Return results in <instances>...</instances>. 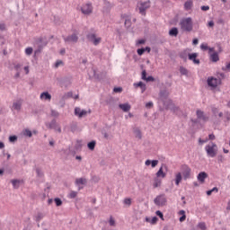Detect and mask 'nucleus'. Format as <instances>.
Listing matches in <instances>:
<instances>
[{
	"mask_svg": "<svg viewBox=\"0 0 230 230\" xmlns=\"http://www.w3.org/2000/svg\"><path fill=\"white\" fill-rule=\"evenodd\" d=\"M197 57H199V54L197 53H192L190 54V49H185L180 52V58L184 60L185 62L188 60H191L193 64H200V59H197Z\"/></svg>",
	"mask_w": 230,
	"mask_h": 230,
	"instance_id": "nucleus-1",
	"label": "nucleus"
},
{
	"mask_svg": "<svg viewBox=\"0 0 230 230\" xmlns=\"http://www.w3.org/2000/svg\"><path fill=\"white\" fill-rule=\"evenodd\" d=\"M180 28L182 31H193V19H191V17L181 19L180 22Z\"/></svg>",
	"mask_w": 230,
	"mask_h": 230,
	"instance_id": "nucleus-2",
	"label": "nucleus"
},
{
	"mask_svg": "<svg viewBox=\"0 0 230 230\" xmlns=\"http://www.w3.org/2000/svg\"><path fill=\"white\" fill-rule=\"evenodd\" d=\"M205 152L207 153L208 157H217V154H218V146L214 142H209L205 146Z\"/></svg>",
	"mask_w": 230,
	"mask_h": 230,
	"instance_id": "nucleus-3",
	"label": "nucleus"
},
{
	"mask_svg": "<svg viewBox=\"0 0 230 230\" xmlns=\"http://www.w3.org/2000/svg\"><path fill=\"white\" fill-rule=\"evenodd\" d=\"M207 84L210 87V89L213 91L222 84V80L215 76H208L207 79Z\"/></svg>",
	"mask_w": 230,
	"mask_h": 230,
	"instance_id": "nucleus-4",
	"label": "nucleus"
},
{
	"mask_svg": "<svg viewBox=\"0 0 230 230\" xmlns=\"http://www.w3.org/2000/svg\"><path fill=\"white\" fill-rule=\"evenodd\" d=\"M152 2L147 0L146 2H139L137 4L138 12L141 15H146V11L150 8Z\"/></svg>",
	"mask_w": 230,
	"mask_h": 230,
	"instance_id": "nucleus-5",
	"label": "nucleus"
},
{
	"mask_svg": "<svg viewBox=\"0 0 230 230\" xmlns=\"http://www.w3.org/2000/svg\"><path fill=\"white\" fill-rule=\"evenodd\" d=\"M160 98H161V100H163V103L166 107V109H170V106L173 105V102H172V100H170V99L166 100V98H168V92L162 91L160 93Z\"/></svg>",
	"mask_w": 230,
	"mask_h": 230,
	"instance_id": "nucleus-6",
	"label": "nucleus"
},
{
	"mask_svg": "<svg viewBox=\"0 0 230 230\" xmlns=\"http://www.w3.org/2000/svg\"><path fill=\"white\" fill-rule=\"evenodd\" d=\"M93 4L87 3L81 6V12L84 15H91L93 13Z\"/></svg>",
	"mask_w": 230,
	"mask_h": 230,
	"instance_id": "nucleus-7",
	"label": "nucleus"
},
{
	"mask_svg": "<svg viewBox=\"0 0 230 230\" xmlns=\"http://www.w3.org/2000/svg\"><path fill=\"white\" fill-rule=\"evenodd\" d=\"M181 174L184 179V181H188V179H191V168L188 166L187 164L181 165Z\"/></svg>",
	"mask_w": 230,
	"mask_h": 230,
	"instance_id": "nucleus-8",
	"label": "nucleus"
},
{
	"mask_svg": "<svg viewBox=\"0 0 230 230\" xmlns=\"http://www.w3.org/2000/svg\"><path fill=\"white\" fill-rule=\"evenodd\" d=\"M154 202L155 206H165L167 202L166 196L164 194H161L154 199Z\"/></svg>",
	"mask_w": 230,
	"mask_h": 230,
	"instance_id": "nucleus-9",
	"label": "nucleus"
},
{
	"mask_svg": "<svg viewBox=\"0 0 230 230\" xmlns=\"http://www.w3.org/2000/svg\"><path fill=\"white\" fill-rule=\"evenodd\" d=\"M196 115H197V119L199 121H203V123L209 121V116L206 115V113H204V111H202L201 110H197Z\"/></svg>",
	"mask_w": 230,
	"mask_h": 230,
	"instance_id": "nucleus-10",
	"label": "nucleus"
},
{
	"mask_svg": "<svg viewBox=\"0 0 230 230\" xmlns=\"http://www.w3.org/2000/svg\"><path fill=\"white\" fill-rule=\"evenodd\" d=\"M87 39H88V40H90V42H93V46H98V44H100V42H102V38L96 37V34H94V33L88 34Z\"/></svg>",
	"mask_w": 230,
	"mask_h": 230,
	"instance_id": "nucleus-11",
	"label": "nucleus"
},
{
	"mask_svg": "<svg viewBox=\"0 0 230 230\" xmlns=\"http://www.w3.org/2000/svg\"><path fill=\"white\" fill-rule=\"evenodd\" d=\"M87 114H91V110L88 111L85 110H82L78 107L75 109V115L78 116V118H84V116H87Z\"/></svg>",
	"mask_w": 230,
	"mask_h": 230,
	"instance_id": "nucleus-12",
	"label": "nucleus"
},
{
	"mask_svg": "<svg viewBox=\"0 0 230 230\" xmlns=\"http://www.w3.org/2000/svg\"><path fill=\"white\" fill-rule=\"evenodd\" d=\"M22 107V100L21 99L17 100L13 103L12 111H17V112H19Z\"/></svg>",
	"mask_w": 230,
	"mask_h": 230,
	"instance_id": "nucleus-13",
	"label": "nucleus"
},
{
	"mask_svg": "<svg viewBox=\"0 0 230 230\" xmlns=\"http://www.w3.org/2000/svg\"><path fill=\"white\" fill-rule=\"evenodd\" d=\"M65 42H78V35L72 34L70 36H67L64 38Z\"/></svg>",
	"mask_w": 230,
	"mask_h": 230,
	"instance_id": "nucleus-14",
	"label": "nucleus"
},
{
	"mask_svg": "<svg viewBox=\"0 0 230 230\" xmlns=\"http://www.w3.org/2000/svg\"><path fill=\"white\" fill-rule=\"evenodd\" d=\"M49 128H53L54 130H57L58 132H62V128H60V127H58V125L57 124V120L53 119L49 125H48Z\"/></svg>",
	"mask_w": 230,
	"mask_h": 230,
	"instance_id": "nucleus-15",
	"label": "nucleus"
},
{
	"mask_svg": "<svg viewBox=\"0 0 230 230\" xmlns=\"http://www.w3.org/2000/svg\"><path fill=\"white\" fill-rule=\"evenodd\" d=\"M75 184L79 187V190H83L84 187L80 186H84V184H87V180L85 178H77L75 180Z\"/></svg>",
	"mask_w": 230,
	"mask_h": 230,
	"instance_id": "nucleus-16",
	"label": "nucleus"
},
{
	"mask_svg": "<svg viewBox=\"0 0 230 230\" xmlns=\"http://www.w3.org/2000/svg\"><path fill=\"white\" fill-rule=\"evenodd\" d=\"M197 179L199 182L204 183L206 182V179H208V173H206V172H201L198 174Z\"/></svg>",
	"mask_w": 230,
	"mask_h": 230,
	"instance_id": "nucleus-17",
	"label": "nucleus"
},
{
	"mask_svg": "<svg viewBox=\"0 0 230 230\" xmlns=\"http://www.w3.org/2000/svg\"><path fill=\"white\" fill-rule=\"evenodd\" d=\"M119 108L121 111H123V112H128V111H130V109H132V106H130V104H128V102H126V103L119 104Z\"/></svg>",
	"mask_w": 230,
	"mask_h": 230,
	"instance_id": "nucleus-18",
	"label": "nucleus"
},
{
	"mask_svg": "<svg viewBox=\"0 0 230 230\" xmlns=\"http://www.w3.org/2000/svg\"><path fill=\"white\" fill-rule=\"evenodd\" d=\"M184 10L186 12H190V10H191L193 8V0H187L185 3H184Z\"/></svg>",
	"mask_w": 230,
	"mask_h": 230,
	"instance_id": "nucleus-19",
	"label": "nucleus"
},
{
	"mask_svg": "<svg viewBox=\"0 0 230 230\" xmlns=\"http://www.w3.org/2000/svg\"><path fill=\"white\" fill-rule=\"evenodd\" d=\"M40 98V100H44L45 102H51V94H49V93L48 92L41 93Z\"/></svg>",
	"mask_w": 230,
	"mask_h": 230,
	"instance_id": "nucleus-20",
	"label": "nucleus"
},
{
	"mask_svg": "<svg viewBox=\"0 0 230 230\" xmlns=\"http://www.w3.org/2000/svg\"><path fill=\"white\" fill-rule=\"evenodd\" d=\"M164 166V168H166V165H163ZM163 166L160 167V169L158 170V172L155 173L156 177L164 179V177H166V172H164V171L163 170Z\"/></svg>",
	"mask_w": 230,
	"mask_h": 230,
	"instance_id": "nucleus-21",
	"label": "nucleus"
},
{
	"mask_svg": "<svg viewBox=\"0 0 230 230\" xmlns=\"http://www.w3.org/2000/svg\"><path fill=\"white\" fill-rule=\"evenodd\" d=\"M145 164H146V166H150V164H151V167L152 168H155V166H157L158 164H159V160H146V162H145Z\"/></svg>",
	"mask_w": 230,
	"mask_h": 230,
	"instance_id": "nucleus-22",
	"label": "nucleus"
},
{
	"mask_svg": "<svg viewBox=\"0 0 230 230\" xmlns=\"http://www.w3.org/2000/svg\"><path fill=\"white\" fill-rule=\"evenodd\" d=\"M182 181V172H177L175 174V179H174V182L176 184V186H179V184H181Z\"/></svg>",
	"mask_w": 230,
	"mask_h": 230,
	"instance_id": "nucleus-23",
	"label": "nucleus"
},
{
	"mask_svg": "<svg viewBox=\"0 0 230 230\" xmlns=\"http://www.w3.org/2000/svg\"><path fill=\"white\" fill-rule=\"evenodd\" d=\"M134 87L137 88L140 87L142 93H145L146 91V84H145L143 82H138L134 84Z\"/></svg>",
	"mask_w": 230,
	"mask_h": 230,
	"instance_id": "nucleus-24",
	"label": "nucleus"
},
{
	"mask_svg": "<svg viewBox=\"0 0 230 230\" xmlns=\"http://www.w3.org/2000/svg\"><path fill=\"white\" fill-rule=\"evenodd\" d=\"M211 62H218L220 60V57L218 56V52H213L210 54Z\"/></svg>",
	"mask_w": 230,
	"mask_h": 230,
	"instance_id": "nucleus-25",
	"label": "nucleus"
},
{
	"mask_svg": "<svg viewBox=\"0 0 230 230\" xmlns=\"http://www.w3.org/2000/svg\"><path fill=\"white\" fill-rule=\"evenodd\" d=\"M200 49H203V51H208V49L209 53H213V51H215V48H208L207 43H202L200 45Z\"/></svg>",
	"mask_w": 230,
	"mask_h": 230,
	"instance_id": "nucleus-26",
	"label": "nucleus"
},
{
	"mask_svg": "<svg viewBox=\"0 0 230 230\" xmlns=\"http://www.w3.org/2000/svg\"><path fill=\"white\" fill-rule=\"evenodd\" d=\"M169 35H171V37H177V35H179V30L177 29V27H173L169 31Z\"/></svg>",
	"mask_w": 230,
	"mask_h": 230,
	"instance_id": "nucleus-27",
	"label": "nucleus"
},
{
	"mask_svg": "<svg viewBox=\"0 0 230 230\" xmlns=\"http://www.w3.org/2000/svg\"><path fill=\"white\" fill-rule=\"evenodd\" d=\"M12 184H13V188L15 190H17V188H19L21 186V184H22V181H21V180H13Z\"/></svg>",
	"mask_w": 230,
	"mask_h": 230,
	"instance_id": "nucleus-28",
	"label": "nucleus"
},
{
	"mask_svg": "<svg viewBox=\"0 0 230 230\" xmlns=\"http://www.w3.org/2000/svg\"><path fill=\"white\" fill-rule=\"evenodd\" d=\"M162 181L159 178H157V176L154 179V182H153V188H159V186H161Z\"/></svg>",
	"mask_w": 230,
	"mask_h": 230,
	"instance_id": "nucleus-29",
	"label": "nucleus"
},
{
	"mask_svg": "<svg viewBox=\"0 0 230 230\" xmlns=\"http://www.w3.org/2000/svg\"><path fill=\"white\" fill-rule=\"evenodd\" d=\"M179 215L181 216V217H180V222H184V220H186V211H184V210H180V211H179Z\"/></svg>",
	"mask_w": 230,
	"mask_h": 230,
	"instance_id": "nucleus-30",
	"label": "nucleus"
},
{
	"mask_svg": "<svg viewBox=\"0 0 230 230\" xmlns=\"http://www.w3.org/2000/svg\"><path fill=\"white\" fill-rule=\"evenodd\" d=\"M134 134L137 139H141L142 134H141V129L140 128H135L134 129Z\"/></svg>",
	"mask_w": 230,
	"mask_h": 230,
	"instance_id": "nucleus-31",
	"label": "nucleus"
},
{
	"mask_svg": "<svg viewBox=\"0 0 230 230\" xmlns=\"http://www.w3.org/2000/svg\"><path fill=\"white\" fill-rule=\"evenodd\" d=\"M23 136H25V137H31V136H33V134L31 133V131L28 128L24 129L22 131Z\"/></svg>",
	"mask_w": 230,
	"mask_h": 230,
	"instance_id": "nucleus-32",
	"label": "nucleus"
},
{
	"mask_svg": "<svg viewBox=\"0 0 230 230\" xmlns=\"http://www.w3.org/2000/svg\"><path fill=\"white\" fill-rule=\"evenodd\" d=\"M89 150H94L96 146V141L93 140L87 144Z\"/></svg>",
	"mask_w": 230,
	"mask_h": 230,
	"instance_id": "nucleus-33",
	"label": "nucleus"
},
{
	"mask_svg": "<svg viewBox=\"0 0 230 230\" xmlns=\"http://www.w3.org/2000/svg\"><path fill=\"white\" fill-rule=\"evenodd\" d=\"M171 110L176 116H181V109L179 107H172Z\"/></svg>",
	"mask_w": 230,
	"mask_h": 230,
	"instance_id": "nucleus-34",
	"label": "nucleus"
},
{
	"mask_svg": "<svg viewBox=\"0 0 230 230\" xmlns=\"http://www.w3.org/2000/svg\"><path fill=\"white\" fill-rule=\"evenodd\" d=\"M32 53H33V48L28 47L25 49V55H27L28 57H30V55H31Z\"/></svg>",
	"mask_w": 230,
	"mask_h": 230,
	"instance_id": "nucleus-35",
	"label": "nucleus"
},
{
	"mask_svg": "<svg viewBox=\"0 0 230 230\" xmlns=\"http://www.w3.org/2000/svg\"><path fill=\"white\" fill-rule=\"evenodd\" d=\"M123 204H125V206H131L132 205V199L130 198H126L123 201Z\"/></svg>",
	"mask_w": 230,
	"mask_h": 230,
	"instance_id": "nucleus-36",
	"label": "nucleus"
},
{
	"mask_svg": "<svg viewBox=\"0 0 230 230\" xmlns=\"http://www.w3.org/2000/svg\"><path fill=\"white\" fill-rule=\"evenodd\" d=\"M180 73H181V75H183L184 76H186V75H188V69H186L183 66H181L180 67Z\"/></svg>",
	"mask_w": 230,
	"mask_h": 230,
	"instance_id": "nucleus-37",
	"label": "nucleus"
},
{
	"mask_svg": "<svg viewBox=\"0 0 230 230\" xmlns=\"http://www.w3.org/2000/svg\"><path fill=\"white\" fill-rule=\"evenodd\" d=\"M109 224L111 227H114V226H116V220H114V217H110Z\"/></svg>",
	"mask_w": 230,
	"mask_h": 230,
	"instance_id": "nucleus-38",
	"label": "nucleus"
},
{
	"mask_svg": "<svg viewBox=\"0 0 230 230\" xmlns=\"http://www.w3.org/2000/svg\"><path fill=\"white\" fill-rule=\"evenodd\" d=\"M76 195H78V192L75 191V190H72L70 193H69V199H75Z\"/></svg>",
	"mask_w": 230,
	"mask_h": 230,
	"instance_id": "nucleus-39",
	"label": "nucleus"
},
{
	"mask_svg": "<svg viewBox=\"0 0 230 230\" xmlns=\"http://www.w3.org/2000/svg\"><path fill=\"white\" fill-rule=\"evenodd\" d=\"M54 202H55L56 206H58V207L62 205V199H60L59 198H56L54 199Z\"/></svg>",
	"mask_w": 230,
	"mask_h": 230,
	"instance_id": "nucleus-40",
	"label": "nucleus"
},
{
	"mask_svg": "<svg viewBox=\"0 0 230 230\" xmlns=\"http://www.w3.org/2000/svg\"><path fill=\"white\" fill-rule=\"evenodd\" d=\"M198 227L201 230H206V223L204 222L199 223Z\"/></svg>",
	"mask_w": 230,
	"mask_h": 230,
	"instance_id": "nucleus-41",
	"label": "nucleus"
},
{
	"mask_svg": "<svg viewBox=\"0 0 230 230\" xmlns=\"http://www.w3.org/2000/svg\"><path fill=\"white\" fill-rule=\"evenodd\" d=\"M9 141H10V143H15V141H17V136H15V135L10 136Z\"/></svg>",
	"mask_w": 230,
	"mask_h": 230,
	"instance_id": "nucleus-42",
	"label": "nucleus"
},
{
	"mask_svg": "<svg viewBox=\"0 0 230 230\" xmlns=\"http://www.w3.org/2000/svg\"><path fill=\"white\" fill-rule=\"evenodd\" d=\"M155 215H156L157 217H159L162 220H164V215H163V212H161V210H157V211L155 212Z\"/></svg>",
	"mask_w": 230,
	"mask_h": 230,
	"instance_id": "nucleus-43",
	"label": "nucleus"
},
{
	"mask_svg": "<svg viewBox=\"0 0 230 230\" xmlns=\"http://www.w3.org/2000/svg\"><path fill=\"white\" fill-rule=\"evenodd\" d=\"M21 67H22V65H21V64H16L14 66V69L16 72H21Z\"/></svg>",
	"mask_w": 230,
	"mask_h": 230,
	"instance_id": "nucleus-44",
	"label": "nucleus"
},
{
	"mask_svg": "<svg viewBox=\"0 0 230 230\" xmlns=\"http://www.w3.org/2000/svg\"><path fill=\"white\" fill-rule=\"evenodd\" d=\"M146 82H155V78H154L152 75H149L146 78Z\"/></svg>",
	"mask_w": 230,
	"mask_h": 230,
	"instance_id": "nucleus-45",
	"label": "nucleus"
},
{
	"mask_svg": "<svg viewBox=\"0 0 230 230\" xmlns=\"http://www.w3.org/2000/svg\"><path fill=\"white\" fill-rule=\"evenodd\" d=\"M123 91V88H121V87H115L114 89H113V92L114 93H121Z\"/></svg>",
	"mask_w": 230,
	"mask_h": 230,
	"instance_id": "nucleus-46",
	"label": "nucleus"
},
{
	"mask_svg": "<svg viewBox=\"0 0 230 230\" xmlns=\"http://www.w3.org/2000/svg\"><path fill=\"white\" fill-rule=\"evenodd\" d=\"M146 109H150V108L154 107V102H146Z\"/></svg>",
	"mask_w": 230,
	"mask_h": 230,
	"instance_id": "nucleus-47",
	"label": "nucleus"
},
{
	"mask_svg": "<svg viewBox=\"0 0 230 230\" xmlns=\"http://www.w3.org/2000/svg\"><path fill=\"white\" fill-rule=\"evenodd\" d=\"M137 55H143V53H145V49H138L137 50Z\"/></svg>",
	"mask_w": 230,
	"mask_h": 230,
	"instance_id": "nucleus-48",
	"label": "nucleus"
},
{
	"mask_svg": "<svg viewBox=\"0 0 230 230\" xmlns=\"http://www.w3.org/2000/svg\"><path fill=\"white\" fill-rule=\"evenodd\" d=\"M201 10H202L203 12H208V10H209V5H202V6H201Z\"/></svg>",
	"mask_w": 230,
	"mask_h": 230,
	"instance_id": "nucleus-49",
	"label": "nucleus"
},
{
	"mask_svg": "<svg viewBox=\"0 0 230 230\" xmlns=\"http://www.w3.org/2000/svg\"><path fill=\"white\" fill-rule=\"evenodd\" d=\"M199 145H204V143H208V138H206V139L199 138Z\"/></svg>",
	"mask_w": 230,
	"mask_h": 230,
	"instance_id": "nucleus-50",
	"label": "nucleus"
},
{
	"mask_svg": "<svg viewBox=\"0 0 230 230\" xmlns=\"http://www.w3.org/2000/svg\"><path fill=\"white\" fill-rule=\"evenodd\" d=\"M150 224H157V217H154L151 221H150Z\"/></svg>",
	"mask_w": 230,
	"mask_h": 230,
	"instance_id": "nucleus-51",
	"label": "nucleus"
},
{
	"mask_svg": "<svg viewBox=\"0 0 230 230\" xmlns=\"http://www.w3.org/2000/svg\"><path fill=\"white\" fill-rule=\"evenodd\" d=\"M36 173L38 177H42V171H40V169H36Z\"/></svg>",
	"mask_w": 230,
	"mask_h": 230,
	"instance_id": "nucleus-52",
	"label": "nucleus"
},
{
	"mask_svg": "<svg viewBox=\"0 0 230 230\" xmlns=\"http://www.w3.org/2000/svg\"><path fill=\"white\" fill-rule=\"evenodd\" d=\"M142 80H146V70L142 72Z\"/></svg>",
	"mask_w": 230,
	"mask_h": 230,
	"instance_id": "nucleus-53",
	"label": "nucleus"
},
{
	"mask_svg": "<svg viewBox=\"0 0 230 230\" xmlns=\"http://www.w3.org/2000/svg\"><path fill=\"white\" fill-rule=\"evenodd\" d=\"M51 115L54 116V118H57V117H58V112L56 111H52Z\"/></svg>",
	"mask_w": 230,
	"mask_h": 230,
	"instance_id": "nucleus-54",
	"label": "nucleus"
},
{
	"mask_svg": "<svg viewBox=\"0 0 230 230\" xmlns=\"http://www.w3.org/2000/svg\"><path fill=\"white\" fill-rule=\"evenodd\" d=\"M24 71H25V75H29L30 74V66H24Z\"/></svg>",
	"mask_w": 230,
	"mask_h": 230,
	"instance_id": "nucleus-55",
	"label": "nucleus"
},
{
	"mask_svg": "<svg viewBox=\"0 0 230 230\" xmlns=\"http://www.w3.org/2000/svg\"><path fill=\"white\" fill-rule=\"evenodd\" d=\"M125 26H127L128 28V26H130V19H127L125 21Z\"/></svg>",
	"mask_w": 230,
	"mask_h": 230,
	"instance_id": "nucleus-56",
	"label": "nucleus"
},
{
	"mask_svg": "<svg viewBox=\"0 0 230 230\" xmlns=\"http://www.w3.org/2000/svg\"><path fill=\"white\" fill-rule=\"evenodd\" d=\"M208 139H210V141L215 140V135L214 134L208 135Z\"/></svg>",
	"mask_w": 230,
	"mask_h": 230,
	"instance_id": "nucleus-57",
	"label": "nucleus"
},
{
	"mask_svg": "<svg viewBox=\"0 0 230 230\" xmlns=\"http://www.w3.org/2000/svg\"><path fill=\"white\" fill-rule=\"evenodd\" d=\"M212 112H213V114H215V115L218 114V109H217V108H212Z\"/></svg>",
	"mask_w": 230,
	"mask_h": 230,
	"instance_id": "nucleus-58",
	"label": "nucleus"
},
{
	"mask_svg": "<svg viewBox=\"0 0 230 230\" xmlns=\"http://www.w3.org/2000/svg\"><path fill=\"white\" fill-rule=\"evenodd\" d=\"M62 64H63L62 61H57L56 64H55V67H58Z\"/></svg>",
	"mask_w": 230,
	"mask_h": 230,
	"instance_id": "nucleus-59",
	"label": "nucleus"
},
{
	"mask_svg": "<svg viewBox=\"0 0 230 230\" xmlns=\"http://www.w3.org/2000/svg\"><path fill=\"white\" fill-rule=\"evenodd\" d=\"M192 44H194V46H197V44H199V40L198 39H194L192 40Z\"/></svg>",
	"mask_w": 230,
	"mask_h": 230,
	"instance_id": "nucleus-60",
	"label": "nucleus"
},
{
	"mask_svg": "<svg viewBox=\"0 0 230 230\" xmlns=\"http://www.w3.org/2000/svg\"><path fill=\"white\" fill-rule=\"evenodd\" d=\"M208 26H209L210 28H213V27L215 26V22H214L213 21H210V22H208Z\"/></svg>",
	"mask_w": 230,
	"mask_h": 230,
	"instance_id": "nucleus-61",
	"label": "nucleus"
},
{
	"mask_svg": "<svg viewBox=\"0 0 230 230\" xmlns=\"http://www.w3.org/2000/svg\"><path fill=\"white\" fill-rule=\"evenodd\" d=\"M59 53L60 55H66V49H61Z\"/></svg>",
	"mask_w": 230,
	"mask_h": 230,
	"instance_id": "nucleus-62",
	"label": "nucleus"
},
{
	"mask_svg": "<svg viewBox=\"0 0 230 230\" xmlns=\"http://www.w3.org/2000/svg\"><path fill=\"white\" fill-rule=\"evenodd\" d=\"M3 156L6 157L7 160L10 159L11 157L10 154H4V153L3 154Z\"/></svg>",
	"mask_w": 230,
	"mask_h": 230,
	"instance_id": "nucleus-63",
	"label": "nucleus"
},
{
	"mask_svg": "<svg viewBox=\"0 0 230 230\" xmlns=\"http://www.w3.org/2000/svg\"><path fill=\"white\" fill-rule=\"evenodd\" d=\"M19 76H21V72H16L14 78H19Z\"/></svg>",
	"mask_w": 230,
	"mask_h": 230,
	"instance_id": "nucleus-64",
	"label": "nucleus"
}]
</instances>
